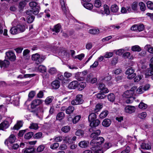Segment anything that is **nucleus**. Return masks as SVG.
<instances>
[{"label": "nucleus", "mask_w": 153, "mask_h": 153, "mask_svg": "<svg viewBox=\"0 0 153 153\" xmlns=\"http://www.w3.org/2000/svg\"><path fill=\"white\" fill-rule=\"evenodd\" d=\"M104 139L102 137H99L96 139H93L90 142L91 149L93 150L94 149L97 148L103 143Z\"/></svg>", "instance_id": "nucleus-1"}, {"label": "nucleus", "mask_w": 153, "mask_h": 153, "mask_svg": "<svg viewBox=\"0 0 153 153\" xmlns=\"http://www.w3.org/2000/svg\"><path fill=\"white\" fill-rule=\"evenodd\" d=\"M12 119L10 118L6 119V120L2 122L0 124V130H4L7 128L9 126L10 124L12 122Z\"/></svg>", "instance_id": "nucleus-2"}, {"label": "nucleus", "mask_w": 153, "mask_h": 153, "mask_svg": "<svg viewBox=\"0 0 153 153\" xmlns=\"http://www.w3.org/2000/svg\"><path fill=\"white\" fill-rule=\"evenodd\" d=\"M46 58L45 56H40L38 53H36L33 55L32 59L33 60L36 61L37 64H39L42 63Z\"/></svg>", "instance_id": "nucleus-3"}, {"label": "nucleus", "mask_w": 153, "mask_h": 153, "mask_svg": "<svg viewBox=\"0 0 153 153\" xmlns=\"http://www.w3.org/2000/svg\"><path fill=\"white\" fill-rule=\"evenodd\" d=\"M134 72V69L130 67L128 68L126 71V74L128 75L127 78L129 79H131L134 78L136 75Z\"/></svg>", "instance_id": "nucleus-4"}, {"label": "nucleus", "mask_w": 153, "mask_h": 153, "mask_svg": "<svg viewBox=\"0 0 153 153\" xmlns=\"http://www.w3.org/2000/svg\"><path fill=\"white\" fill-rule=\"evenodd\" d=\"M43 102L42 100L36 99L33 100L31 104V107L32 108L34 109L36 107L41 104Z\"/></svg>", "instance_id": "nucleus-5"}, {"label": "nucleus", "mask_w": 153, "mask_h": 153, "mask_svg": "<svg viewBox=\"0 0 153 153\" xmlns=\"http://www.w3.org/2000/svg\"><path fill=\"white\" fill-rule=\"evenodd\" d=\"M6 58L13 61L15 60L16 56L15 54L11 51H9L6 53Z\"/></svg>", "instance_id": "nucleus-6"}, {"label": "nucleus", "mask_w": 153, "mask_h": 153, "mask_svg": "<svg viewBox=\"0 0 153 153\" xmlns=\"http://www.w3.org/2000/svg\"><path fill=\"white\" fill-rule=\"evenodd\" d=\"M136 109L135 107L133 106L127 105L125 108V111L127 113L131 114L134 112Z\"/></svg>", "instance_id": "nucleus-7"}, {"label": "nucleus", "mask_w": 153, "mask_h": 153, "mask_svg": "<svg viewBox=\"0 0 153 153\" xmlns=\"http://www.w3.org/2000/svg\"><path fill=\"white\" fill-rule=\"evenodd\" d=\"M7 100H9V102L15 105H18L19 102V99L17 97L14 98V96H12L10 98L8 97L7 99Z\"/></svg>", "instance_id": "nucleus-8"}, {"label": "nucleus", "mask_w": 153, "mask_h": 153, "mask_svg": "<svg viewBox=\"0 0 153 153\" xmlns=\"http://www.w3.org/2000/svg\"><path fill=\"white\" fill-rule=\"evenodd\" d=\"M99 89L101 90V93L103 94H106L109 92L108 89L106 88L104 84L100 83L99 86Z\"/></svg>", "instance_id": "nucleus-9"}, {"label": "nucleus", "mask_w": 153, "mask_h": 153, "mask_svg": "<svg viewBox=\"0 0 153 153\" xmlns=\"http://www.w3.org/2000/svg\"><path fill=\"white\" fill-rule=\"evenodd\" d=\"M60 82L57 80L53 81L51 84L52 88L54 89L58 88L60 87Z\"/></svg>", "instance_id": "nucleus-10"}, {"label": "nucleus", "mask_w": 153, "mask_h": 153, "mask_svg": "<svg viewBox=\"0 0 153 153\" xmlns=\"http://www.w3.org/2000/svg\"><path fill=\"white\" fill-rule=\"evenodd\" d=\"M78 85V82L77 81H74L69 83L68 87L70 89H75L77 87Z\"/></svg>", "instance_id": "nucleus-11"}, {"label": "nucleus", "mask_w": 153, "mask_h": 153, "mask_svg": "<svg viewBox=\"0 0 153 153\" xmlns=\"http://www.w3.org/2000/svg\"><path fill=\"white\" fill-rule=\"evenodd\" d=\"M10 65L9 62L7 60H4L2 61L0 60V66L1 68H7Z\"/></svg>", "instance_id": "nucleus-12"}, {"label": "nucleus", "mask_w": 153, "mask_h": 153, "mask_svg": "<svg viewBox=\"0 0 153 153\" xmlns=\"http://www.w3.org/2000/svg\"><path fill=\"white\" fill-rule=\"evenodd\" d=\"M134 94V92L128 90L125 91L124 93L123 94V96L125 98L132 97V96Z\"/></svg>", "instance_id": "nucleus-13"}, {"label": "nucleus", "mask_w": 153, "mask_h": 153, "mask_svg": "<svg viewBox=\"0 0 153 153\" xmlns=\"http://www.w3.org/2000/svg\"><path fill=\"white\" fill-rule=\"evenodd\" d=\"M150 68L148 69L146 73V76H151L153 75V65L150 64Z\"/></svg>", "instance_id": "nucleus-14"}, {"label": "nucleus", "mask_w": 153, "mask_h": 153, "mask_svg": "<svg viewBox=\"0 0 153 153\" xmlns=\"http://www.w3.org/2000/svg\"><path fill=\"white\" fill-rule=\"evenodd\" d=\"M100 130H97L92 133L90 135L91 138H93V139H96L99 137H98L100 133Z\"/></svg>", "instance_id": "nucleus-15"}, {"label": "nucleus", "mask_w": 153, "mask_h": 153, "mask_svg": "<svg viewBox=\"0 0 153 153\" xmlns=\"http://www.w3.org/2000/svg\"><path fill=\"white\" fill-rule=\"evenodd\" d=\"M111 123V121L110 119H105L102 122V125L105 127H108L109 126Z\"/></svg>", "instance_id": "nucleus-16"}, {"label": "nucleus", "mask_w": 153, "mask_h": 153, "mask_svg": "<svg viewBox=\"0 0 153 153\" xmlns=\"http://www.w3.org/2000/svg\"><path fill=\"white\" fill-rule=\"evenodd\" d=\"M89 142L85 141H80L78 144L79 146L82 148H85L88 146Z\"/></svg>", "instance_id": "nucleus-17"}, {"label": "nucleus", "mask_w": 153, "mask_h": 153, "mask_svg": "<svg viewBox=\"0 0 153 153\" xmlns=\"http://www.w3.org/2000/svg\"><path fill=\"white\" fill-rule=\"evenodd\" d=\"M61 6V8L64 13L65 14L68 12L67 8L66 7L65 2L63 0H61L60 1Z\"/></svg>", "instance_id": "nucleus-18"}, {"label": "nucleus", "mask_w": 153, "mask_h": 153, "mask_svg": "<svg viewBox=\"0 0 153 153\" xmlns=\"http://www.w3.org/2000/svg\"><path fill=\"white\" fill-rule=\"evenodd\" d=\"M82 4L86 9L91 10L93 7V5L92 4L90 3H86L81 1Z\"/></svg>", "instance_id": "nucleus-19"}, {"label": "nucleus", "mask_w": 153, "mask_h": 153, "mask_svg": "<svg viewBox=\"0 0 153 153\" xmlns=\"http://www.w3.org/2000/svg\"><path fill=\"white\" fill-rule=\"evenodd\" d=\"M23 122L21 121H18L13 127L14 130H18L22 126Z\"/></svg>", "instance_id": "nucleus-20"}, {"label": "nucleus", "mask_w": 153, "mask_h": 153, "mask_svg": "<svg viewBox=\"0 0 153 153\" xmlns=\"http://www.w3.org/2000/svg\"><path fill=\"white\" fill-rule=\"evenodd\" d=\"M100 123V121L98 120H96L90 123V126L91 127H95L98 126Z\"/></svg>", "instance_id": "nucleus-21"}, {"label": "nucleus", "mask_w": 153, "mask_h": 153, "mask_svg": "<svg viewBox=\"0 0 153 153\" xmlns=\"http://www.w3.org/2000/svg\"><path fill=\"white\" fill-rule=\"evenodd\" d=\"M35 74H25L24 75H19L18 76V78L22 79L24 77L25 78H28V77H33L35 76Z\"/></svg>", "instance_id": "nucleus-22"}, {"label": "nucleus", "mask_w": 153, "mask_h": 153, "mask_svg": "<svg viewBox=\"0 0 153 153\" xmlns=\"http://www.w3.org/2000/svg\"><path fill=\"white\" fill-rule=\"evenodd\" d=\"M96 115L94 113H91L89 114L88 117V121L90 123L96 120Z\"/></svg>", "instance_id": "nucleus-23"}, {"label": "nucleus", "mask_w": 153, "mask_h": 153, "mask_svg": "<svg viewBox=\"0 0 153 153\" xmlns=\"http://www.w3.org/2000/svg\"><path fill=\"white\" fill-rule=\"evenodd\" d=\"M86 84L85 82H82L79 83H78L77 87L79 91H82L86 86Z\"/></svg>", "instance_id": "nucleus-24"}, {"label": "nucleus", "mask_w": 153, "mask_h": 153, "mask_svg": "<svg viewBox=\"0 0 153 153\" xmlns=\"http://www.w3.org/2000/svg\"><path fill=\"white\" fill-rule=\"evenodd\" d=\"M63 140L65 143L69 144H71L73 143L71 138L68 136L63 137Z\"/></svg>", "instance_id": "nucleus-25"}, {"label": "nucleus", "mask_w": 153, "mask_h": 153, "mask_svg": "<svg viewBox=\"0 0 153 153\" xmlns=\"http://www.w3.org/2000/svg\"><path fill=\"white\" fill-rule=\"evenodd\" d=\"M111 146V143L108 142H106L104 144L102 149L104 152L109 149Z\"/></svg>", "instance_id": "nucleus-26"}, {"label": "nucleus", "mask_w": 153, "mask_h": 153, "mask_svg": "<svg viewBox=\"0 0 153 153\" xmlns=\"http://www.w3.org/2000/svg\"><path fill=\"white\" fill-rule=\"evenodd\" d=\"M138 3L136 1L133 2L131 5L132 10L134 11H137L138 10Z\"/></svg>", "instance_id": "nucleus-27"}, {"label": "nucleus", "mask_w": 153, "mask_h": 153, "mask_svg": "<svg viewBox=\"0 0 153 153\" xmlns=\"http://www.w3.org/2000/svg\"><path fill=\"white\" fill-rule=\"evenodd\" d=\"M141 148L144 149H149L151 148L150 145L149 144H146L145 143H142L140 146Z\"/></svg>", "instance_id": "nucleus-28"}, {"label": "nucleus", "mask_w": 153, "mask_h": 153, "mask_svg": "<svg viewBox=\"0 0 153 153\" xmlns=\"http://www.w3.org/2000/svg\"><path fill=\"white\" fill-rule=\"evenodd\" d=\"M35 150V149L34 148H27L24 150V153H34Z\"/></svg>", "instance_id": "nucleus-29"}, {"label": "nucleus", "mask_w": 153, "mask_h": 153, "mask_svg": "<svg viewBox=\"0 0 153 153\" xmlns=\"http://www.w3.org/2000/svg\"><path fill=\"white\" fill-rule=\"evenodd\" d=\"M139 108L142 110H145L148 107V105L143 102H140L138 105Z\"/></svg>", "instance_id": "nucleus-30"}, {"label": "nucleus", "mask_w": 153, "mask_h": 153, "mask_svg": "<svg viewBox=\"0 0 153 153\" xmlns=\"http://www.w3.org/2000/svg\"><path fill=\"white\" fill-rule=\"evenodd\" d=\"M53 97L52 96L48 97L45 99V103L46 105H49L52 101L53 99Z\"/></svg>", "instance_id": "nucleus-31"}, {"label": "nucleus", "mask_w": 153, "mask_h": 153, "mask_svg": "<svg viewBox=\"0 0 153 153\" xmlns=\"http://www.w3.org/2000/svg\"><path fill=\"white\" fill-rule=\"evenodd\" d=\"M74 109V107L72 106H69L66 110V113L67 114H70L72 113Z\"/></svg>", "instance_id": "nucleus-32"}, {"label": "nucleus", "mask_w": 153, "mask_h": 153, "mask_svg": "<svg viewBox=\"0 0 153 153\" xmlns=\"http://www.w3.org/2000/svg\"><path fill=\"white\" fill-rule=\"evenodd\" d=\"M61 28V26L59 24H57L54 27L53 29V31L55 32L56 33H58L59 32Z\"/></svg>", "instance_id": "nucleus-33"}, {"label": "nucleus", "mask_w": 153, "mask_h": 153, "mask_svg": "<svg viewBox=\"0 0 153 153\" xmlns=\"http://www.w3.org/2000/svg\"><path fill=\"white\" fill-rule=\"evenodd\" d=\"M18 33L22 32L25 30V27L24 25H18L17 26Z\"/></svg>", "instance_id": "nucleus-34"}, {"label": "nucleus", "mask_w": 153, "mask_h": 153, "mask_svg": "<svg viewBox=\"0 0 153 153\" xmlns=\"http://www.w3.org/2000/svg\"><path fill=\"white\" fill-rule=\"evenodd\" d=\"M107 97L108 100L112 102H114L115 98V96L113 93H111L108 94Z\"/></svg>", "instance_id": "nucleus-35"}, {"label": "nucleus", "mask_w": 153, "mask_h": 153, "mask_svg": "<svg viewBox=\"0 0 153 153\" xmlns=\"http://www.w3.org/2000/svg\"><path fill=\"white\" fill-rule=\"evenodd\" d=\"M7 139L9 143H12L15 142L16 138L15 136L13 134H11Z\"/></svg>", "instance_id": "nucleus-36"}, {"label": "nucleus", "mask_w": 153, "mask_h": 153, "mask_svg": "<svg viewBox=\"0 0 153 153\" xmlns=\"http://www.w3.org/2000/svg\"><path fill=\"white\" fill-rule=\"evenodd\" d=\"M48 71L51 74L54 75L56 73L57 70L55 68L52 67L49 68Z\"/></svg>", "instance_id": "nucleus-37"}, {"label": "nucleus", "mask_w": 153, "mask_h": 153, "mask_svg": "<svg viewBox=\"0 0 153 153\" xmlns=\"http://www.w3.org/2000/svg\"><path fill=\"white\" fill-rule=\"evenodd\" d=\"M10 33L12 34H15L18 33V31L17 26L13 27L10 29Z\"/></svg>", "instance_id": "nucleus-38"}, {"label": "nucleus", "mask_w": 153, "mask_h": 153, "mask_svg": "<svg viewBox=\"0 0 153 153\" xmlns=\"http://www.w3.org/2000/svg\"><path fill=\"white\" fill-rule=\"evenodd\" d=\"M131 49L134 51L140 52L141 51V48L138 45L132 46L131 47Z\"/></svg>", "instance_id": "nucleus-39"}, {"label": "nucleus", "mask_w": 153, "mask_h": 153, "mask_svg": "<svg viewBox=\"0 0 153 153\" xmlns=\"http://www.w3.org/2000/svg\"><path fill=\"white\" fill-rule=\"evenodd\" d=\"M108 114V111L107 110L102 111L100 114V117L101 119L105 117Z\"/></svg>", "instance_id": "nucleus-40"}, {"label": "nucleus", "mask_w": 153, "mask_h": 153, "mask_svg": "<svg viewBox=\"0 0 153 153\" xmlns=\"http://www.w3.org/2000/svg\"><path fill=\"white\" fill-rule=\"evenodd\" d=\"M145 49L150 53H153V47H151L150 45H147L145 46Z\"/></svg>", "instance_id": "nucleus-41"}, {"label": "nucleus", "mask_w": 153, "mask_h": 153, "mask_svg": "<svg viewBox=\"0 0 153 153\" xmlns=\"http://www.w3.org/2000/svg\"><path fill=\"white\" fill-rule=\"evenodd\" d=\"M64 117V114L63 112H60L58 113L57 115L56 119L58 120H61Z\"/></svg>", "instance_id": "nucleus-42"}, {"label": "nucleus", "mask_w": 153, "mask_h": 153, "mask_svg": "<svg viewBox=\"0 0 153 153\" xmlns=\"http://www.w3.org/2000/svg\"><path fill=\"white\" fill-rule=\"evenodd\" d=\"M147 116V113L145 112H143L139 113L137 115V117L141 119L145 118Z\"/></svg>", "instance_id": "nucleus-43"}, {"label": "nucleus", "mask_w": 153, "mask_h": 153, "mask_svg": "<svg viewBox=\"0 0 153 153\" xmlns=\"http://www.w3.org/2000/svg\"><path fill=\"white\" fill-rule=\"evenodd\" d=\"M38 70L41 72L44 73L46 71V68L44 66L40 65L38 68Z\"/></svg>", "instance_id": "nucleus-44"}, {"label": "nucleus", "mask_w": 153, "mask_h": 153, "mask_svg": "<svg viewBox=\"0 0 153 153\" xmlns=\"http://www.w3.org/2000/svg\"><path fill=\"white\" fill-rule=\"evenodd\" d=\"M118 9V7L116 4L112 5L111 7V11L114 13H116L117 12Z\"/></svg>", "instance_id": "nucleus-45"}, {"label": "nucleus", "mask_w": 153, "mask_h": 153, "mask_svg": "<svg viewBox=\"0 0 153 153\" xmlns=\"http://www.w3.org/2000/svg\"><path fill=\"white\" fill-rule=\"evenodd\" d=\"M33 135V133L30 132L26 133L25 135V138L26 139H29L31 138Z\"/></svg>", "instance_id": "nucleus-46"}, {"label": "nucleus", "mask_w": 153, "mask_h": 153, "mask_svg": "<svg viewBox=\"0 0 153 153\" xmlns=\"http://www.w3.org/2000/svg\"><path fill=\"white\" fill-rule=\"evenodd\" d=\"M138 5L140 7V10L142 11H144L146 10V6L145 4L142 2L139 3Z\"/></svg>", "instance_id": "nucleus-47"}, {"label": "nucleus", "mask_w": 153, "mask_h": 153, "mask_svg": "<svg viewBox=\"0 0 153 153\" xmlns=\"http://www.w3.org/2000/svg\"><path fill=\"white\" fill-rule=\"evenodd\" d=\"M136 93L137 94H140L143 93L144 92L143 86H140L136 90Z\"/></svg>", "instance_id": "nucleus-48"}, {"label": "nucleus", "mask_w": 153, "mask_h": 153, "mask_svg": "<svg viewBox=\"0 0 153 153\" xmlns=\"http://www.w3.org/2000/svg\"><path fill=\"white\" fill-rule=\"evenodd\" d=\"M103 107V105L102 104L99 103L97 104L95 107V112H97L99 111Z\"/></svg>", "instance_id": "nucleus-49"}, {"label": "nucleus", "mask_w": 153, "mask_h": 153, "mask_svg": "<svg viewBox=\"0 0 153 153\" xmlns=\"http://www.w3.org/2000/svg\"><path fill=\"white\" fill-rule=\"evenodd\" d=\"M114 51L115 53L117 55H120L122 54L124 52V50L123 49H120L117 50H115Z\"/></svg>", "instance_id": "nucleus-50"}, {"label": "nucleus", "mask_w": 153, "mask_h": 153, "mask_svg": "<svg viewBox=\"0 0 153 153\" xmlns=\"http://www.w3.org/2000/svg\"><path fill=\"white\" fill-rule=\"evenodd\" d=\"M82 95L81 94H78L77 95L76 99V100L79 101L78 102H80V103L82 104L83 102V100L82 99Z\"/></svg>", "instance_id": "nucleus-51"}, {"label": "nucleus", "mask_w": 153, "mask_h": 153, "mask_svg": "<svg viewBox=\"0 0 153 153\" xmlns=\"http://www.w3.org/2000/svg\"><path fill=\"white\" fill-rule=\"evenodd\" d=\"M70 130V128L68 126H64L61 129V131L64 133L68 132Z\"/></svg>", "instance_id": "nucleus-52"}, {"label": "nucleus", "mask_w": 153, "mask_h": 153, "mask_svg": "<svg viewBox=\"0 0 153 153\" xmlns=\"http://www.w3.org/2000/svg\"><path fill=\"white\" fill-rule=\"evenodd\" d=\"M75 134L79 137H82L84 134V131L82 130H79L76 131Z\"/></svg>", "instance_id": "nucleus-53"}, {"label": "nucleus", "mask_w": 153, "mask_h": 153, "mask_svg": "<svg viewBox=\"0 0 153 153\" xmlns=\"http://www.w3.org/2000/svg\"><path fill=\"white\" fill-rule=\"evenodd\" d=\"M101 2L99 0H95L94 6L96 7L99 8L101 6Z\"/></svg>", "instance_id": "nucleus-54"}, {"label": "nucleus", "mask_w": 153, "mask_h": 153, "mask_svg": "<svg viewBox=\"0 0 153 153\" xmlns=\"http://www.w3.org/2000/svg\"><path fill=\"white\" fill-rule=\"evenodd\" d=\"M113 52H107L105 53L104 57L106 58H109L111 57L113 55Z\"/></svg>", "instance_id": "nucleus-55"}, {"label": "nucleus", "mask_w": 153, "mask_h": 153, "mask_svg": "<svg viewBox=\"0 0 153 153\" xmlns=\"http://www.w3.org/2000/svg\"><path fill=\"white\" fill-rule=\"evenodd\" d=\"M95 96L97 98L100 99H104L105 97V96L101 92L98 93Z\"/></svg>", "instance_id": "nucleus-56"}, {"label": "nucleus", "mask_w": 153, "mask_h": 153, "mask_svg": "<svg viewBox=\"0 0 153 153\" xmlns=\"http://www.w3.org/2000/svg\"><path fill=\"white\" fill-rule=\"evenodd\" d=\"M81 117L80 115H77L75 116L72 120L74 123H76L80 119Z\"/></svg>", "instance_id": "nucleus-57"}, {"label": "nucleus", "mask_w": 153, "mask_h": 153, "mask_svg": "<svg viewBox=\"0 0 153 153\" xmlns=\"http://www.w3.org/2000/svg\"><path fill=\"white\" fill-rule=\"evenodd\" d=\"M103 8L105 13L107 15H109L110 13V11L107 5L105 4Z\"/></svg>", "instance_id": "nucleus-58"}, {"label": "nucleus", "mask_w": 153, "mask_h": 153, "mask_svg": "<svg viewBox=\"0 0 153 153\" xmlns=\"http://www.w3.org/2000/svg\"><path fill=\"white\" fill-rule=\"evenodd\" d=\"M147 6L148 8L151 10L153 9V3L151 1H148L147 2Z\"/></svg>", "instance_id": "nucleus-59"}, {"label": "nucleus", "mask_w": 153, "mask_h": 153, "mask_svg": "<svg viewBox=\"0 0 153 153\" xmlns=\"http://www.w3.org/2000/svg\"><path fill=\"white\" fill-rule=\"evenodd\" d=\"M29 128L30 129H33L35 130L37 129L38 128V124L35 123H32L29 126Z\"/></svg>", "instance_id": "nucleus-60"}, {"label": "nucleus", "mask_w": 153, "mask_h": 153, "mask_svg": "<svg viewBox=\"0 0 153 153\" xmlns=\"http://www.w3.org/2000/svg\"><path fill=\"white\" fill-rule=\"evenodd\" d=\"M45 147L44 145H41L39 146L36 149V151L38 152H41L44 149Z\"/></svg>", "instance_id": "nucleus-61"}, {"label": "nucleus", "mask_w": 153, "mask_h": 153, "mask_svg": "<svg viewBox=\"0 0 153 153\" xmlns=\"http://www.w3.org/2000/svg\"><path fill=\"white\" fill-rule=\"evenodd\" d=\"M32 10L33 11L32 14L35 15H37L39 12V7L38 6H37L34 8Z\"/></svg>", "instance_id": "nucleus-62"}, {"label": "nucleus", "mask_w": 153, "mask_h": 153, "mask_svg": "<svg viewBox=\"0 0 153 153\" xmlns=\"http://www.w3.org/2000/svg\"><path fill=\"white\" fill-rule=\"evenodd\" d=\"M42 136V133L41 132H38L33 135V137L36 139L41 138Z\"/></svg>", "instance_id": "nucleus-63"}, {"label": "nucleus", "mask_w": 153, "mask_h": 153, "mask_svg": "<svg viewBox=\"0 0 153 153\" xmlns=\"http://www.w3.org/2000/svg\"><path fill=\"white\" fill-rule=\"evenodd\" d=\"M30 7H32V9L37 7V3L35 1H32L29 3Z\"/></svg>", "instance_id": "nucleus-64"}]
</instances>
